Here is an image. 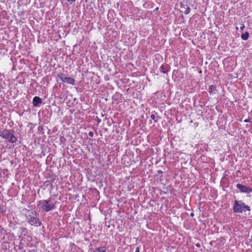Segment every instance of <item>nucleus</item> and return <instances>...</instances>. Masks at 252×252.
<instances>
[{"mask_svg":"<svg viewBox=\"0 0 252 252\" xmlns=\"http://www.w3.org/2000/svg\"><path fill=\"white\" fill-rule=\"evenodd\" d=\"M38 207L45 212H49L53 210L55 205L51 199L40 200L38 202Z\"/></svg>","mask_w":252,"mask_h":252,"instance_id":"obj_1","label":"nucleus"},{"mask_svg":"<svg viewBox=\"0 0 252 252\" xmlns=\"http://www.w3.org/2000/svg\"><path fill=\"white\" fill-rule=\"evenodd\" d=\"M0 136L6 139L11 143H14L17 140V138L13 135V130H12L4 129L0 131Z\"/></svg>","mask_w":252,"mask_h":252,"instance_id":"obj_2","label":"nucleus"},{"mask_svg":"<svg viewBox=\"0 0 252 252\" xmlns=\"http://www.w3.org/2000/svg\"><path fill=\"white\" fill-rule=\"evenodd\" d=\"M245 210L250 211L251 210L250 207L246 205L242 201L235 200L233 206L234 212L241 213Z\"/></svg>","mask_w":252,"mask_h":252,"instance_id":"obj_3","label":"nucleus"},{"mask_svg":"<svg viewBox=\"0 0 252 252\" xmlns=\"http://www.w3.org/2000/svg\"><path fill=\"white\" fill-rule=\"evenodd\" d=\"M27 219L28 221L32 225L35 226H40L41 221L36 218V215L31 211H28L27 213Z\"/></svg>","mask_w":252,"mask_h":252,"instance_id":"obj_4","label":"nucleus"},{"mask_svg":"<svg viewBox=\"0 0 252 252\" xmlns=\"http://www.w3.org/2000/svg\"><path fill=\"white\" fill-rule=\"evenodd\" d=\"M60 79L63 82H66L67 84L73 85L75 83V80L72 77H66L63 73H61L58 75Z\"/></svg>","mask_w":252,"mask_h":252,"instance_id":"obj_5","label":"nucleus"},{"mask_svg":"<svg viewBox=\"0 0 252 252\" xmlns=\"http://www.w3.org/2000/svg\"><path fill=\"white\" fill-rule=\"evenodd\" d=\"M236 187L242 192L249 193L252 192V189L251 188L247 187H246L244 185H243L241 184H237L236 185Z\"/></svg>","mask_w":252,"mask_h":252,"instance_id":"obj_6","label":"nucleus"},{"mask_svg":"<svg viewBox=\"0 0 252 252\" xmlns=\"http://www.w3.org/2000/svg\"><path fill=\"white\" fill-rule=\"evenodd\" d=\"M42 99L38 96H34L33 98L32 103L33 105L35 107L38 106V105L42 103Z\"/></svg>","mask_w":252,"mask_h":252,"instance_id":"obj_7","label":"nucleus"},{"mask_svg":"<svg viewBox=\"0 0 252 252\" xmlns=\"http://www.w3.org/2000/svg\"><path fill=\"white\" fill-rule=\"evenodd\" d=\"M169 66L168 65L163 64L160 67L159 70L161 72L166 73L169 71Z\"/></svg>","mask_w":252,"mask_h":252,"instance_id":"obj_8","label":"nucleus"},{"mask_svg":"<svg viewBox=\"0 0 252 252\" xmlns=\"http://www.w3.org/2000/svg\"><path fill=\"white\" fill-rule=\"evenodd\" d=\"M241 36L243 40H246L249 38V33L247 32H246L242 34Z\"/></svg>","mask_w":252,"mask_h":252,"instance_id":"obj_9","label":"nucleus"},{"mask_svg":"<svg viewBox=\"0 0 252 252\" xmlns=\"http://www.w3.org/2000/svg\"><path fill=\"white\" fill-rule=\"evenodd\" d=\"M106 249L105 247H99L95 249L93 252H105Z\"/></svg>","mask_w":252,"mask_h":252,"instance_id":"obj_10","label":"nucleus"},{"mask_svg":"<svg viewBox=\"0 0 252 252\" xmlns=\"http://www.w3.org/2000/svg\"><path fill=\"white\" fill-rule=\"evenodd\" d=\"M190 11V8L189 7H188L186 9V10H185V11L184 12V13H185V14L187 15V14L189 13Z\"/></svg>","mask_w":252,"mask_h":252,"instance_id":"obj_11","label":"nucleus"},{"mask_svg":"<svg viewBox=\"0 0 252 252\" xmlns=\"http://www.w3.org/2000/svg\"><path fill=\"white\" fill-rule=\"evenodd\" d=\"M216 89V87L215 86H211V87H210V88H209V93H211V92H212L213 91V90H215Z\"/></svg>","mask_w":252,"mask_h":252,"instance_id":"obj_12","label":"nucleus"},{"mask_svg":"<svg viewBox=\"0 0 252 252\" xmlns=\"http://www.w3.org/2000/svg\"><path fill=\"white\" fill-rule=\"evenodd\" d=\"M151 118L155 122H157V120L156 119V116L154 114H152Z\"/></svg>","mask_w":252,"mask_h":252,"instance_id":"obj_13","label":"nucleus"},{"mask_svg":"<svg viewBox=\"0 0 252 252\" xmlns=\"http://www.w3.org/2000/svg\"><path fill=\"white\" fill-rule=\"evenodd\" d=\"M88 135L90 136V137H93V135H94V133L92 131H90L88 133Z\"/></svg>","mask_w":252,"mask_h":252,"instance_id":"obj_14","label":"nucleus"},{"mask_svg":"<svg viewBox=\"0 0 252 252\" xmlns=\"http://www.w3.org/2000/svg\"><path fill=\"white\" fill-rule=\"evenodd\" d=\"M67 0L70 3H72L75 1V0Z\"/></svg>","mask_w":252,"mask_h":252,"instance_id":"obj_15","label":"nucleus"},{"mask_svg":"<svg viewBox=\"0 0 252 252\" xmlns=\"http://www.w3.org/2000/svg\"><path fill=\"white\" fill-rule=\"evenodd\" d=\"M245 28V26L244 25H243L241 27H240V30H243V29H244Z\"/></svg>","mask_w":252,"mask_h":252,"instance_id":"obj_16","label":"nucleus"},{"mask_svg":"<svg viewBox=\"0 0 252 252\" xmlns=\"http://www.w3.org/2000/svg\"><path fill=\"white\" fill-rule=\"evenodd\" d=\"M135 252H139V248L138 247L136 248Z\"/></svg>","mask_w":252,"mask_h":252,"instance_id":"obj_17","label":"nucleus"},{"mask_svg":"<svg viewBox=\"0 0 252 252\" xmlns=\"http://www.w3.org/2000/svg\"><path fill=\"white\" fill-rule=\"evenodd\" d=\"M97 122H98V123H100V122H101V120H100V119H98V118H97Z\"/></svg>","mask_w":252,"mask_h":252,"instance_id":"obj_18","label":"nucleus"},{"mask_svg":"<svg viewBox=\"0 0 252 252\" xmlns=\"http://www.w3.org/2000/svg\"><path fill=\"white\" fill-rule=\"evenodd\" d=\"M249 121V120H248V119H246V120L244 121V122H248Z\"/></svg>","mask_w":252,"mask_h":252,"instance_id":"obj_19","label":"nucleus"}]
</instances>
